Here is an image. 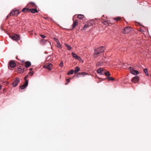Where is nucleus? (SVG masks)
<instances>
[{
    "label": "nucleus",
    "instance_id": "f257e3e1",
    "mask_svg": "<svg viewBox=\"0 0 151 151\" xmlns=\"http://www.w3.org/2000/svg\"><path fill=\"white\" fill-rule=\"evenodd\" d=\"M104 51V47L103 46L101 47L98 49L95 50L94 55V57L96 58L99 55L100 53L103 52Z\"/></svg>",
    "mask_w": 151,
    "mask_h": 151
},
{
    "label": "nucleus",
    "instance_id": "f03ea898",
    "mask_svg": "<svg viewBox=\"0 0 151 151\" xmlns=\"http://www.w3.org/2000/svg\"><path fill=\"white\" fill-rule=\"evenodd\" d=\"M19 14V10L17 9H14L10 13V16L14 15L17 16Z\"/></svg>",
    "mask_w": 151,
    "mask_h": 151
},
{
    "label": "nucleus",
    "instance_id": "7ed1b4c3",
    "mask_svg": "<svg viewBox=\"0 0 151 151\" xmlns=\"http://www.w3.org/2000/svg\"><path fill=\"white\" fill-rule=\"evenodd\" d=\"M43 68L51 70L52 69V65L51 63H47L43 66Z\"/></svg>",
    "mask_w": 151,
    "mask_h": 151
},
{
    "label": "nucleus",
    "instance_id": "20e7f679",
    "mask_svg": "<svg viewBox=\"0 0 151 151\" xmlns=\"http://www.w3.org/2000/svg\"><path fill=\"white\" fill-rule=\"evenodd\" d=\"M20 80L19 78H16L14 79V82L12 83L13 86L14 87L16 86H17Z\"/></svg>",
    "mask_w": 151,
    "mask_h": 151
},
{
    "label": "nucleus",
    "instance_id": "39448f33",
    "mask_svg": "<svg viewBox=\"0 0 151 151\" xmlns=\"http://www.w3.org/2000/svg\"><path fill=\"white\" fill-rule=\"evenodd\" d=\"M129 69L130 73L134 75H136L139 73V72L137 71L134 70L132 67H129Z\"/></svg>",
    "mask_w": 151,
    "mask_h": 151
},
{
    "label": "nucleus",
    "instance_id": "423d86ee",
    "mask_svg": "<svg viewBox=\"0 0 151 151\" xmlns=\"http://www.w3.org/2000/svg\"><path fill=\"white\" fill-rule=\"evenodd\" d=\"M11 38L12 40L16 41H17L20 40L19 36L16 34L12 35V36Z\"/></svg>",
    "mask_w": 151,
    "mask_h": 151
},
{
    "label": "nucleus",
    "instance_id": "0eeeda50",
    "mask_svg": "<svg viewBox=\"0 0 151 151\" xmlns=\"http://www.w3.org/2000/svg\"><path fill=\"white\" fill-rule=\"evenodd\" d=\"M139 77L138 76H136L131 80V81L135 83L138 82L139 81Z\"/></svg>",
    "mask_w": 151,
    "mask_h": 151
},
{
    "label": "nucleus",
    "instance_id": "6e6552de",
    "mask_svg": "<svg viewBox=\"0 0 151 151\" xmlns=\"http://www.w3.org/2000/svg\"><path fill=\"white\" fill-rule=\"evenodd\" d=\"M132 30V28L129 27H127L124 30L123 33L127 34L130 32Z\"/></svg>",
    "mask_w": 151,
    "mask_h": 151
},
{
    "label": "nucleus",
    "instance_id": "1a4fd4ad",
    "mask_svg": "<svg viewBox=\"0 0 151 151\" xmlns=\"http://www.w3.org/2000/svg\"><path fill=\"white\" fill-rule=\"evenodd\" d=\"M105 58H104L101 60V61L100 62H98L96 64V65L97 66H99V65H103V64L105 62Z\"/></svg>",
    "mask_w": 151,
    "mask_h": 151
},
{
    "label": "nucleus",
    "instance_id": "9d476101",
    "mask_svg": "<svg viewBox=\"0 0 151 151\" xmlns=\"http://www.w3.org/2000/svg\"><path fill=\"white\" fill-rule=\"evenodd\" d=\"M17 72L19 73H22L24 71L23 67L22 66H20L17 68Z\"/></svg>",
    "mask_w": 151,
    "mask_h": 151
},
{
    "label": "nucleus",
    "instance_id": "9b49d317",
    "mask_svg": "<svg viewBox=\"0 0 151 151\" xmlns=\"http://www.w3.org/2000/svg\"><path fill=\"white\" fill-rule=\"evenodd\" d=\"M28 81H26V82L23 85L20 86V88L21 89H24L28 85Z\"/></svg>",
    "mask_w": 151,
    "mask_h": 151
},
{
    "label": "nucleus",
    "instance_id": "f8f14e48",
    "mask_svg": "<svg viewBox=\"0 0 151 151\" xmlns=\"http://www.w3.org/2000/svg\"><path fill=\"white\" fill-rule=\"evenodd\" d=\"M105 70L103 68H100L97 71V73L100 75H104Z\"/></svg>",
    "mask_w": 151,
    "mask_h": 151
},
{
    "label": "nucleus",
    "instance_id": "ddd939ff",
    "mask_svg": "<svg viewBox=\"0 0 151 151\" xmlns=\"http://www.w3.org/2000/svg\"><path fill=\"white\" fill-rule=\"evenodd\" d=\"M72 55L73 57L76 59H77L79 60H81V58L79 56H78L77 54L76 53H74L73 52H72Z\"/></svg>",
    "mask_w": 151,
    "mask_h": 151
},
{
    "label": "nucleus",
    "instance_id": "4468645a",
    "mask_svg": "<svg viewBox=\"0 0 151 151\" xmlns=\"http://www.w3.org/2000/svg\"><path fill=\"white\" fill-rule=\"evenodd\" d=\"M16 65V64L15 61H10V67L14 68Z\"/></svg>",
    "mask_w": 151,
    "mask_h": 151
},
{
    "label": "nucleus",
    "instance_id": "2eb2a0df",
    "mask_svg": "<svg viewBox=\"0 0 151 151\" xmlns=\"http://www.w3.org/2000/svg\"><path fill=\"white\" fill-rule=\"evenodd\" d=\"M104 24L105 25H109L111 26L112 25V23L109 20L104 21L103 22Z\"/></svg>",
    "mask_w": 151,
    "mask_h": 151
},
{
    "label": "nucleus",
    "instance_id": "dca6fc26",
    "mask_svg": "<svg viewBox=\"0 0 151 151\" xmlns=\"http://www.w3.org/2000/svg\"><path fill=\"white\" fill-rule=\"evenodd\" d=\"M31 65V63L29 61H27L25 63V66L26 68H28Z\"/></svg>",
    "mask_w": 151,
    "mask_h": 151
},
{
    "label": "nucleus",
    "instance_id": "f3484780",
    "mask_svg": "<svg viewBox=\"0 0 151 151\" xmlns=\"http://www.w3.org/2000/svg\"><path fill=\"white\" fill-rule=\"evenodd\" d=\"M78 21L77 20H76L75 22H74L73 24L72 25L73 28L75 27L78 24Z\"/></svg>",
    "mask_w": 151,
    "mask_h": 151
},
{
    "label": "nucleus",
    "instance_id": "a211bd4d",
    "mask_svg": "<svg viewBox=\"0 0 151 151\" xmlns=\"http://www.w3.org/2000/svg\"><path fill=\"white\" fill-rule=\"evenodd\" d=\"M80 70V68L78 67L77 66L75 68V69L74 70L75 74H77Z\"/></svg>",
    "mask_w": 151,
    "mask_h": 151
},
{
    "label": "nucleus",
    "instance_id": "6ab92c4d",
    "mask_svg": "<svg viewBox=\"0 0 151 151\" xmlns=\"http://www.w3.org/2000/svg\"><path fill=\"white\" fill-rule=\"evenodd\" d=\"M77 17L80 19H82L84 18V16L83 14H79L77 16Z\"/></svg>",
    "mask_w": 151,
    "mask_h": 151
},
{
    "label": "nucleus",
    "instance_id": "aec40b11",
    "mask_svg": "<svg viewBox=\"0 0 151 151\" xmlns=\"http://www.w3.org/2000/svg\"><path fill=\"white\" fill-rule=\"evenodd\" d=\"M30 11L32 13H35V12H37V9H30Z\"/></svg>",
    "mask_w": 151,
    "mask_h": 151
},
{
    "label": "nucleus",
    "instance_id": "412c9836",
    "mask_svg": "<svg viewBox=\"0 0 151 151\" xmlns=\"http://www.w3.org/2000/svg\"><path fill=\"white\" fill-rule=\"evenodd\" d=\"M22 11L24 12H27L29 11V9L27 8H24L22 9Z\"/></svg>",
    "mask_w": 151,
    "mask_h": 151
},
{
    "label": "nucleus",
    "instance_id": "4be33fe9",
    "mask_svg": "<svg viewBox=\"0 0 151 151\" xmlns=\"http://www.w3.org/2000/svg\"><path fill=\"white\" fill-rule=\"evenodd\" d=\"M65 45L67 47L68 50H70L71 49L72 47L70 45H68L66 44H65Z\"/></svg>",
    "mask_w": 151,
    "mask_h": 151
},
{
    "label": "nucleus",
    "instance_id": "5701e85b",
    "mask_svg": "<svg viewBox=\"0 0 151 151\" xmlns=\"http://www.w3.org/2000/svg\"><path fill=\"white\" fill-rule=\"evenodd\" d=\"M57 46L58 48H62V45H61L59 41H58V42H57Z\"/></svg>",
    "mask_w": 151,
    "mask_h": 151
},
{
    "label": "nucleus",
    "instance_id": "b1692460",
    "mask_svg": "<svg viewBox=\"0 0 151 151\" xmlns=\"http://www.w3.org/2000/svg\"><path fill=\"white\" fill-rule=\"evenodd\" d=\"M104 75H105L106 76H109L110 75V74L108 71L105 72L104 71Z\"/></svg>",
    "mask_w": 151,
    "mask_h": 151
},
{
    "label": "nucleus",
    "instance_id": "393cba45",
    "mask_svg": "<svg viewBox=\"0 0 151 151\" xmlns=\"http://www.w3.org/2000/svg\"><path fill=\"white\" fill-rule=\"evenodd\" d=\"M74 72V71L73 69H71V70H70V71H69L68 73L67 74L68 75H69L70 74H73V73Z\"/></svg>",
    "mask_w": 151,
    "mask_h": 151
},
{
    "label": "nucleus",
    "instance_id": "a878e982",
    "mask_svg": "<svg viewBox=\"0 0 151 151\" xmlns=\"http://www.w3.org/2000/svg\"><path fill=\"white\" fill-rule=\"evenodd\" d=\"M78 75H83V76L87 75V73H86L84 72H82L81 73H79L78 74Z\"/></svg>",
    "mask_w": 151,
    "mask_h": 151
},
{
    "label": "nucleus",
    "instance_id": "bb28decb",
    "mask_svg": "<svg viewBox=\"0 0 151 151\" xmlns=\"http://www.w3.org/2000/svg\"><path fill=\"white\" fill-rule=\"evenodd\" d=\"M89 27L88 25V24H85L83 28V30H85L87 28Z\"/></svg>",
    "mask_w": 151,
    "mask_h": 151
},
{
    "label": "nucleus",
    "instance_id": "cd10ccee",
    "mask_svg": "<svg viewBox=\"0 0 151 151\" xmlns=\"http://www.w3.org/2000/svg\"><path fill=\"white\" fill-rule=\"evenodd\" d=\"M44 42H47V40H45L44 39H42L41 40V42L42 43V44H44Z\"/></svg>",
    "mask_w": 151,
    "mask_h": 151
},
{
    "label": "nucleus",
    "instance_id": "c85d7f7f",
    "mask_svg": "<svg viewBox=\"0 0 151 151\" xmlns=\"http://www.w3.org/2000/svg\"><path fill=\"white\" fill-rule=\"evenodd\" d=\"M107 78L109 80H111V81H113L114 80V78H112L111 77H109L108 78Z\"/></svg>",
    "mask_w": 151,
    "mask_h": 151
},
{
    "label": "nucleus",
    "instance_id": "c756f323",
    "mask_svg": "<svg viewBox=\"0 0 151 151\" xmlns=\"http://www.w3.org/2000/svg\"><path fill=\"white\" fill-rule=\"evenodd\" d=\"M144 71L146 75H148V74L147 73V69H145L144 70Z\"/></svg>",
    "mask_w": 151,
    "mask_h": 151
},
{
    "label": "nucleus",
    "instance_id": "7c9ffc66",
    "mask_svg": "<svg viewBox=\"0 0 151 151\" xmlns=\"http://www.w3.org/2000/svg\"><path fill=\"white\" fill-rule=\"evenodd\" d=\"M63 64L62 62H61V63L59 64V66L61 67H62L63 66Z\"/></svg>",
    "mask_w": 151,
    "mask_h": 151
},
{
    "label": "nucleus",
    "instance_id": "2f4dec72",
    "mask_svg": "<svg viewBox=\"0 0 151 151\" xmlns=\"http://www.w3.org/2000/svg\"><path fill=\"white\" fill-rule=\"evenodd\" d=\"M121 19V18L120 17H118L114 19L116 20L117 21H118Z\"/></svg>",
    "mask_w": 151,
    "mask_h": 151
},
{
    "label": "nucleus",
    "instance_id": "473e14b6",
    "mask_svg": "<svg viewBox=\"0 0 151 151\" xmlns=\"http://www.w3.org/2000/svg\"><path fill=\"white\" fill-rule=\"evenodd\" d=\"M28 75H27L26 76H25V77H24V79L25 80V82H26V81H28L27 79L28 78Z\"/></svg>",
    "mask_w": 151,
    "mask_h": 151
},
{
    "label": "nucleus",
    "instance_id": "72a5a7b5",
    "mask_svg": "<svg viewBox=\"0 0 151 151\" xmlns=\"http://www.w3.org/2000/svg\"><path fill=\"white\" fill-rule=\"evenodd\" d=\"M51 56H48L47 58V61L50 60V59L51 58Z\"/></svg>",
    "mask_w": 151,
    "mask_h": 151
},
{
    "label": "nucleus",
    "instance_id": "f704fd0d",
    "mask_svg": "<svg viewBox=\"0 0 151 151\" xmlns=\"http://www.w3.org/2000/svg\"><path fill=\"white\" fill-rule=\"evenodd\" d=\"M40 35V36L42 37V38H45V37H46V36H45L44 35Z\"/></svg>",
    "mask_w": 151,
    "mask_h": 151
},
{
    "label": "nucleus",
    "instance_id": "c9c22d12",
    "mask_svg": "<svg viewBox=\"0 0 151 151\" xmlns=\"http://www.w3.org/2000/svg\"><path fill=\"white\" fill-rule=\"evenodd\" d=\"M33 74H34V73L33 71H32V72L30 71V72H29V74H31V76H32L33 75Z\"/></svg>",
    "mask_w": 151,
    "mask_h": 151
},
{
    "label": "nucleus",
    "instance_id": "e433bc0d",
    "mask_svg": "<svg viewBox=\"0 0 151 151\" xmlns=\"http://www.w3.org/2000/svg\"><path fill=\"white\" fill-rule=\"evenodd\" d=\"M54 39L55 40L56 42H58V41H59L55 37H54Z\"/></svg>",
    "mask_w": 151,
    "mask_h": 151
},
{
    "label": "nucleus",
    "instance_id": "4c0bfd02",
    "mask_svg": "<svg viewBox=\"0 0 151 151\" xmlns=\"http://www.w3.org/2000/svg\"><path fill=\"white\" fill-rule=\"evenodd\" d=\"M29 4L31 5H34V3L33 2H31L29 3Z\"/></svg>",
    "mask_w": 151,
    "mask_h": 151
},
{
    "label": "nucleus",
    "instance_id": "58836bf2",
    "mask_svg": "<svg viewBox=\"0 0 151 151\" xmlns=\"http://www.w3.org/2000/svg\"><path fill=\"white\" fill-rule=\"evenodd\" d=\"M67 83L70 82V78L66 80Z\"/></svg>",
    "mask_w": 151,
    "mask_h": 151
},
{
    "label": "nucleus",
    "instance_id": "ea45409f",
    "mask_svg": "<svg viewBox=\"0 0 151 151\" xmlns=\"http://www.w3.org/2000/svg\"><path fill=\"white\" fill-rule=\"evenodd\" d=\"M29 70H30V71L31 72V71L32 70V68H31Z\"/></svg>",
    "mask_w": 151,
    "mask_h": 151
},
{
    "label": "nucleus",
    "instance_id": "a19ab883",
    "mask_svg": "<svg viewBox=\"0 0 151 151\" xmlns=\"http://www.w3.org/2000/svg\"><path fill=\"white\" fill-rule=\"evenodd\" d=\"M6 33L7 34H9V32L8 31H7L6 32Z\"/></svg>",
    "mask_w": 151,
    "mask_h": 151
},
{
    "label": "nucleus",
    "instance_id": "79ce46f5",
    "mask_svg": "<svg viewBox=\"0 0 151 151\" xmlns=\"http://www.w3.org/2000/svg\"><path fill=\"white\" fill-rule=\"evenodd\" d=\"M1 88H2V86L0 85V90L1 89Z\"/></svg>",
    "mask_w": 151,
    "mask_h": 151
},
{
    "label": "nucleus",
    "instance_id": "37998d69",
    "mask_svg": "<svg viewBox=\"0 0 151 151\" xmlns=\"http://www.w3.org/2000/svg\"><path fill=\"white\" fill-rule=\"evenodd\" d=\"M8 65H9V62L8 63Z\"/></svg>",
    "mask_w": 151,
    "mask_h": 151
},
{
    "label": "nucleus",
    "instance_id": "c03bdc74",
    "mask_svg": "<svg viewBox=\"0 0 151 151\" xmlns=\"http://www.w3.org/2000/svg\"><path fill=\"white\" fill-rule=\"evenodd\" d=\"M67 84V83H65V84Z\"/></svg>",
    "mask_w": 151,
    "mask_h": 151
},
{
    "label": "nucleus",
    "instance_id": "a18cd8bd",
    "mask_svg": "<svg viewBox=\"0 0 151 151\" xmlns=\"http://www.w3.org/2000/svg\"><path fill=\"white\" fill-rule=\"evenodd\" d=\"M150 76H151V74H150Z\"/></svg>",
    "mask_w": 151,
    "mask_h": 151
}]
</instances>
